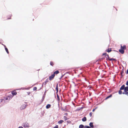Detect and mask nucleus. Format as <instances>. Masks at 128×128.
<instances>
[{"instance_id": "1", "label": "nucleus", "mask_w": 128, "mask_h": 128, "mask_svg": "<svg viewBox=\"0 0 128 128\" xmlns=\"http://www.w3.org/2000/svg\"><path fill=\"white\" fill-rule=\"evenodd\" d=\"M120 49L119 50V52L122 54H123L124 52V50L126 49V45H124L123 46L122 44H120Z\"/></svg>"}, {"instance_id": "2", "label": "nucleus", "mask_w": 128, "mask_h": 128, "mask_svg": "<svg viewBox=\"0 0 128 128\" xmlns=\"http://www.w3.org/2000/svg\"><path fill=\"white\" fill-rule=\"evenodd\" d=\"M55 76V75L54 74H52L51 76H50L49 77V80L51 81L54 78Z\"/></svg>"}, {"instance_id": "3", "label": "nucleus", "mask_w": 128, "mask_h": 128, "mask_svg": "<svg viewBox=\"0 0 128 128\" xmlns=\"http://www.w3.org/2000/svg\"><path fill=\"white\" fill-rule=\"evenodd\" d=\"M23 126L24 127H29L28 124L26 122L24 123L23 124Z\"/></svg>"}, {"instance_id": "4", "label": "nucleus", "mask_w": 128, "mask_h": 128, "mask_svg": "<svg viewBox=\"0 0 128 128\" xmlns=\"http://www.w3.org/2000/svg\"><path fill=\"white\" fill-rule=\"evenodd\" d=\"M12 94L13 96L14 95H16L17 94V92L15 90H14L12 92Z\"/></svg>"}, {"instance_id": "5", "label": "nucleus", "mask_w": 128, "mask_h": 128, "mask_svg": "<svg viewBox=\"0 0 128 128\" xmlns=\"http://www.w3.org/2000/svg\"><path fill=\"white\" fill-rule=\"evenodd\" d=\"M48 82V79L46 80V81L44 82H43L42 84L46 86V84Z\"/></svg>"}, {"instance_id": "6", "label": "nucleus", "mask_w": 128, "mask_h": 128, "mask_svg": "<svg viewBox=\"0 0 128 128\" xmlns=\"http://www.w3.org/2000/svg\"><path fill=\"white\" fill-rule=\"evenodd\" d=\"M125 87V85H123L120 88V90H124Z\"/></svg>"}, {"instance_id": "7", "label": "nucleus", "mask_w": 128, "mask_h": 128, "mask_svg": "<svg viewBox=\"0 0 128 128\" xmlns=\"http://www.w3.org/2000/svg\"><path fill=\"white\" fill-rule=\"evenodd\" d=\"M112 51V49L111 48H108L106 50V51L108 52H110Z\"/></svg>"}, {"instance_id": "8", "label": "nucleus", "mask_w": 128, "mask_h": 128, "mask_svg": "<svg viewBox=\"0 0 128 128\" xmlns=\"http://www.w3.org/2000/svg\"><path fill=\"white\" fill-rule=\"evenodd\" d=\"M26 107V106L25 105H23L22 106L20 107V108L21 109H24Z\"/></svg>"}, {"instance_id": "9", "label": "nucleus", "mask_w": 128, "mask_h": 128, "mask_svg": "<svg viewBox=\"0 0 128 128\" xmlns=\"http://www.w3.org/2000/svg\"><path fill=\"white\" fill-rule=\"evenodd\" d=\"M59 72V71L58 70H56V71L54 72L53 73V74H54L55 75V74H58Z\"/></svg>"}, {"instance_id": "10", "label": "nucleus", "mask_w": 128, "mask_h": 128, "mask_svg": "<svg viewBox=\"0 0 128 128\" xmlns=\"http://www.w3.org/2000/svg\"><path fill=\"white\" fill-rule=\"evenodd\" d=\"M7 97L9 98V100H10L13 97V96L10 95L7 96Z\"/></svg>"}, {"instance_id": "11", "label": "nucleus", "mask_w": 128, "mask_h": 128, "mask_svg": "<svg viewBox=\"0 0 128 128\" xmlns=\"http://www.w3.org/2000/svg\"><path fill=\"white\" fill-rule=\"evenodd\" d=\"M124 94H125L127 96L128 95V92L127 91H124L122 93Z\"/></svg>"}, {"instance_id": "12", "label": "nucleus", "mask_w": 128, "mask_h": 128, "mask_svg": "<svg viewBox=\"0 0 128 128\" xmlns=\"http://www.w3.org/2000/svg\"><path fill=\"white\" fill-rule=\"evenodd\" d=\"M64 122V120H60L59 121H58V123L59 124L62 123Z\"/></svg>"}, {"instance_id": "13", "label": "nucleus", "mask_w": 128, "mask_h": 128, "mask_svg": "<svg viewBox=\"0 0 128 128\" xmlns=\"http://www.w3.org/2000/svg\"><path fill=\"white\" fill-rule=\"evenodd\" d=\"M51 105L50 104H47L46 106V108H48L50 107Z\"/></svg>"}, {"instance_id": "14", "label": "nucleus", "mask_w": 128, "mask_h": 128, "mask_svg": "<svg viewBox=\"0 0 128 128\" xmlns=\"http://www.w3.org/2000/svg\"><path fill=\"white\" fill-rule=\"evenodd\" d=\"M90 125L91 127V128H93L94 126L93 125V123L92 122H90Z\"/></svg>"}, {"instance_id": "15", "label": "nucleus", "mask_w": 128, "mask_h": 128, "mask_svg": "<svg viewBox=\"0 0 128 128\" xmlns=\"http://www.w3.org/2000/svg\"><path fill=\"white\" fill-rule=\"evenodd\" d=\"M112 96V94H110V96H107L106 98V99H105L106 100H107V99H108V98L111 97Z\"/></svg>"}, {"instance_id": "16", "label": "nucleus", "mask_w": 128, "mask_h": 128, "mask_svg": "<svg viewBox=\"0 0 128 128\" xmlns=\"http://www.w3.org/2000/svg\"><path fill=\"white\" fill-rule=\"evenodd\" d=\"M82 120L83 122L86 121V118L85 117H84L82 119Z\"/></svg>"}, {"instance_id": "17", "label": "nucleus", "mask_w": 128, "mask_h": 128, "mask_svg": "<svg viewBox=\"0 0 128 128\" xmlns=\"http://www.w3.org/2000/svg\"><path fill=\"white\" fill-rule=\"evenodd\" d=\"M54 63L53 62H50V65L52 66H53L54 65Z\"/></svg>"}, {"instance_id": "18", "label": "nucleus", "mask_w": 128, "mask_h": 128, "mask_svg": "<svg viewBox=\"0 0 128 128\" xmlns=\"http://www.w3.org/2000/svg\"><path fill=\"white\" fill-rule=\"evenodd\" d=\"M124 91H128V86L125 87Z\"/></svg>"}, {"instance_id": "19", "label": "nucleus", "mask_w": 128, "mask_h": 128, "mask_svg": "<svg viewBox=\"0 0 128 128\" xmlns=\"http://www.w3.org/2000/svg\"><path fill=\"white\" fill-rule=\"evenodd\" d=\"M108 60H110V61L112 60H116L114 58H108Z\"/></svg>"}, {"instance_id": "20", "label": "nucleus", "mask_w": 128, "mask_h": 128, "mask_svg": "<svg viewBox=\"0 0 128 128\" xmlns=\"http://www.w3.org/2000/svg\"><path fill=\"white\" fill-rule=\"evenodd\" d=\"M84 127V126L82 124H81L80 125L79 128H83Z\"/></svg>"}, {"instance_id": "21", "label": "nucleus", "mask_w": 128, "mask_h": 128, "mask_svg": "<svg viewBox=\"0 0 128 128\" xmlns=\"http://www.w3.org/2000/svg\"><path fill=\"white\" fill-rule=\"evenodd\" d=\"M5 50L6 52H7V53L8 54L9 53V52L8 51V48H5Z\"/></svg>"}, {"instance_id": "22", "label": "nucleus", "mask_w": 128, "mask_h": 128, "mask_svg": "<svg viewBox=\"0 0 128 128\" xmlns=\"http://www.w3.org/2000/svg\"><path fill=\"white\" fill-rule=\"evenodd\" d=\"M56 90L57 91V92L58 91V85H57L56 86Z\"/></svg>"}, {"instance_id": "23", "label": "nucleus", "mask_w": 128, "mask_h": 128, "mask_svg": "<svg viewBox=\"0 0 128 128\" xmlns=\"http://www.w3.org/2000/svg\"><path fill=\"white\" fill-rule=\"evenodd\" d=\"M118 93L120 94H122V92L121 90H120L118 91Z\"/></svg>"}, {"instance_id": "24", "label": "nucleus", "mask_w": 128, "mask_h": 128, "mask_svg": "<svg viewBox=\"0 0 128 128\" xmlns=\"http://www.w3.org/2000/svg\"><path fill=\"white\" fill-rule=\"evenodd\" d=\"M57 97L58 100H60L59 96L58 94L57 95Z\"/></svg>"}, {"instance_id": "25", "label": "nucleus", "mask_w": 128, "mask_h": 128, "mask_svg": "<svg viewBox=\"0 0 128 128\" xmlns=\"http://www.w3.org/2000/svg\"><path fill=\"white\" fill-rule=\"evenodd\" d=\"M37 89V88L36 87H34L33 88V90H36Z\"/></svg>"}, {"instance_id": "26", "label": "nucleus", "mask_w": 128, "mask_h": 128, "mask_svg": "<svg viewBox=\"0 0 128 128\" xmlns=\"http://www.w3.org/2000/svg\"><path fill=\"white\" fill-rule=\"evenodd\" d=\"M84 128H91L89 126H86L84 127Z\"/></svg>"}, {"instance_id": "27", "label": "nucleus", "mask_w": 128, "mask_h": 128, "mask_svg": "<svg viewBox=\"0 0 128 128\" xmlns=\"http://www.w3.org/2000/svg\"><path fill=\"white\" fill-rule=\"evenodd\" d=\"M105 57L106 58H109V56L108 54H106V55Z\"/></svg>"}, {"instance_id": "28", "label": "nucleus", "mask_w": 128, "mask_h": 128, "mask_svg": "<svg viewBox=\"0 0 128 128\" xmlns=\"http://www.w3.org/2000/svg\"><path fill=\"white\" fill-rule=\"evenodd\" d=\"M64 120L66 121V120L67 118L66 116H64Z\"/></svg>"}, {"instance_id": "29", "label": "nucleus", "mask_w": 128, "mask_h": 128, "mask_svg": "<svg viewBox=\"0 0 128 128\" xmlns=\"http://www.w3.org/2000/svg\"><path fill=\"white\" fill-rule=\"evenodd\" d=\"M92 112H91L90 113V117L92 116Z\"/></svg>"}, {"instance_id": "30", "label": "nucleus", "mask_w": 128, "mask_h": 128, "mask_svg": "<svg viewBox=\"0 0 128 128\" xmlns=\"http://www.w3.org/2000/svg\"><path fill=\"white\" fill-rule=\"evenodd\" d=\"M54 128H58V125L56 126Z\"/></svg>"}, {"instance_id": "31", "label": "nucleus", "mask_w": 128, "mask_h": 128, "mask_svg": "<svg viewBox=\"0 0 128 128\" xmlns=\"http://www.w3.org/2000/svg\"><path fill=\"white\" fill-rule=\"evenodd\" d=\"M11 16H12V15H10V16L9 17H8V19H11Z\"/></svg>"}, {"instance_id": "32", "label": "nucleus", "mask_w": 128, "mask_h": 128, "mask_svg": "<svg viewBox=\"0 0 128 128\" xmlns=\"http://www.w3.org/2000/svg\"><path fill=\"white\" fill-rule=\"evenodd\" d=\"M126 84L127 86H128V80L127 81Z\"/></svg>"}, {"instance_id": "33", "label": "nucleus", "mask_w": 128, "mask_h": 128, "mask_svg": "<svg viewBox=\"0 0 128 128\" xmlns=\"http://www.w3.org/2000/svg\"><path fill=\"white\" fill-rule=\"evenodd\" d=\"M5 100H9V98H8L7 96L6 98L5 99Z\"/></svg>"}, {"instance_id": "34", "label": "nucleus", "mask_w": 128, "mask_h": 128, "mask_svg": "<svg viewBox=\"0 0 128 128\" xmlns=\"http://www.w3.org/2000/svg\"><path fill=\"white\" fill-rule=\"evenodd\" d=\"M106 54H107L106 53H104L102 55H105L106 56Z\"/></svg>"}, {"instance_id": "35", "label": "nucleus", "mask_w": 128, "mask_h": 128, "mask_svg": "<svg viewBox=\"0 0 128 128\" xmlns=\"http://www.w3.org/2000/svg\"><path fill=\"white\" fill-rule=\"evenodd\" d=\"M2 44L4 46V47L5 48H5H6V46L5 45H4L3 44Z\"/></svg>"}, {"instance_id": "36", "label": "nucleus", "mask_w": 128, "mask_h": 128, "mask_svg": "<svg viewBox=\"0 0 128 128\" xmlns=\"http://www.w3.org/2000/svg\"><path fill=\"white\" fill-rule=\"evenodd\" d=\"M18 128H23L22 126H19Z\"/></svg>"}, {"instance_id": "37", "label": "nucleus", "mask_w": 128, "mask_h": 128, "mask_svg": "<svg viewBox=\"0 0 128 128\" xmlns=\"http://www.w3.org/2000/svg\"><path fill=\"white\" fill-rule=\"evenodd\" d=\"M126 74H128V69L127 70V71H126Z\"/></svg>"}, {"instance_id": "38", "label": "nucleus", "mask_w": 128, "mask_h": 128, "mask_svg": "<svg viewBox=\"0 0 128 128\" xmlns=\"http://www.w3.org/2000/svg\"><path fill=\"white\" fill-rule=\"evenodd\" d=\"M95 110V109H93V110H92V111L93 112Z\"/></svg>"}, {"instance_id": "39", "label": "nucleus", "mask_w": 128, "mask_h": 128, "mask_svg": "<svg viewBox=\"0 0 128 128\" xmlns=\"http://www.w3.org/2000/svg\"><path fill=\"white\" fill-rule=\"evenodd\" d=\"M28 93V95H29V94H30V92H29V93Z\"/></svg>"}, {"instance_id": "40", "label": "nucleus", "mask_w": 128, "mask_h": 128, "mask_svg": "<svg viewBox=\"0 0 128 128\" xmlns=\"http://www.w3.org/2000/svg\"><path fill=\"white\" fill-rule=\"evenodd\" d=\"M63 77V76H61V78H62V77Z\"/></svg>"}]
</instances>
